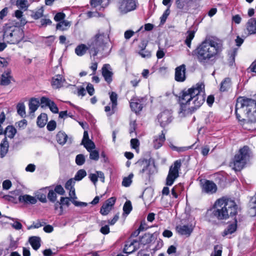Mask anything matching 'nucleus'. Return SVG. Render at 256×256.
Here are the masks:
<instances>
[{
  "label": "nucleus",
  "mask_w": 256,
  "mask_h": 256,
  "mask_svg": "<svg viewBox=\"0 0 256 256\" xmlns=\"http://www.w3.org/2000/svg\"><path fill=\"white\" fill-rule=\"evenodd\" d=\"M16 132V129L12 126H8L4 131V134L5 137L8 136L9 138H12L14 137Z\"/></svg>",
  "instance_id": "f704fd0d"
},
{
  "label": "nucleus",
  "mask_w": 256,
  "mask_h": 256,
  "mask_svg": "<svg viewBox=\"0 0 256 256\" xmlns=\"http://www.w3.org/2000/svg\"><path fill=\"white\" fill-rule=\"evenodd\" d=\"M3 198L8 201L11 202L14 204H17L18 202L16 197L10 195H4L3 196Z\"/></svg>",
  "instance_id": "774afa93"
},
{
  "label": "nucleus",
  "mask_w": 256,
  "mask_h": 256,
  "mask_svg": "<svg viewBox=\"0 0 256 256\" xmlns=\"http://www.w3.org/2000/svg\"><path fill=\"white\" fill-rule=\"evenodd\" d=\"M87 50H88V46L87 47L85 44H81L76 48L74 51L76 55L82 56L85 54Z\"/></svg>",
  "instance_id": "72a5a7b5"
},
{
  "label": "nucleus",
  "mask_w": 256,
  "mask_h": 256,
  "mask_svg": "<svg viewBox=\"0 0 256 256\" xmlns=\"http://www.w3.org/2000/svg\"><path fill=\"white\" fill-rule=\"evenodd\" d=\"M142 100L143 98H132L130 102V106L132 110L136 113L141 111L143 108L142 104Z\"/></svg>",
  "instance_id": "6ab92c4d"
},
{
  "label": "nucleus",
  "mask_w": 256,
  "mask_h": 256,
  "mask_svg": "<svg viewBox=\"0 0 256 256\" xmlns=\"http://www.w3.org/2000/svg\"><path fill=\"white\" fill-rule=\"evenodd\" d=\"M236 230V224H230L226 229L223 232V236H227L229 234H232L234 233Z\"/></svg>",
  "instance_id": "c03bdc74"
},
{
  "label": "nucleus",
  "mask_w": 256,
  "mask_h": 256,
  "mask_svg": "<svg viewBox=\"0 0 256 256\" xmlns=\"http://www.w3.org/2000/svg\"><path fill=\"white\" fill-rule=\"evenodd\" d=\"M188 35L186 36V39L185 40V44L186 46L190 48L192 40L194 38V31H188Z\"/></svg>",
  "instance_id": "de8ad7c7"
},
{
  "label": "nucleus",
  "mask_w": 256,
  "mask_h": 256,
  "mask_svg": "<svg viewBox=\"0 0 256 256\" xmlns=\"http://www.w3.org/2000/svg\"><path fill=\"white\" fill-rule=\"evenodd\" d=\"M18 200L20 203L24 204H34L37 202V199L35 197L28 194L20 195Z\"/></svg>",
  "instance_id": "412c9836"
},
{
  "label": "nucleus",
  "mask_w": 256,
  "mask_h": 256,
  "mask_svg": "<svg viewBox=\"0 0 256 256\" xmlns=\"http://www.w3.org/2000/svg\"><path fill=\"white\" fill-rule=\"evenodd\" d=\"M246 29L248 35L256 34V18H251L246 24Z\"/></svg>",
  "instance_id": "5701e85b"
},
{
  "label": "nucleus",
  "mask_w": 256,
  "mask_h": 256,
  "mask_svg": "<svg viewBox=\"0 0 256 256\" xmlns=\"http://www.w3.org/2000/svg\"><path fill=\"white\" fill-rule=\"evenodd\" d=\"M222 246L216 245L214 247V251L210 254V256H222Z\"/></svg>",
  "instance_id": "8fccbe9b"
},
{
  "label": "nucleus",
  "mask_w": 256,
  "mask_h": 256,
  "mask_svg": "<svg viewBox=\"0 0 256 256\" xmlns=\"http://www.w3.org/2000/svg\"><path fill=\"white\" fill-rule=\"evenodd\" d=\"M71 25L70 22L67 20H64L62 22H58L56 24V29L62 31L67 30Z\"/></svg>",
  "instance_id": "2f4dec72"
},
{
  "label": "nucleus",
  "mask_w": 256,
  "mask_h": 256,
  "mask_svg": "<svg viewBox=\"0 0 256 256\" xmlns=\"http://www.w3.org/2000/svg\"><path fill=\"white\" fill-rule=\"evenodd\" d=\"M140 242L136 240H128L126 242L124 252L126 254H131L138 248Z\"/></svg>",
  "instance_id": "f3484780"
},
{
  "label": "nucleus",
  "mask_w": 256,
  "mask_h": 256,
  "mask_svg": "<svg viewBox=\"0 0 256 256\" xmlns=\"http://www.w3.org/2000/svg\"><path fill=\"white\" fill-rule=\"evenodd\" d=\"M110 98L112 102V110H114L118 105V94L115 92H111L109 93Z\"/></svg>",
  "instance_id": "58836bf2"
},
{
  "label": "nucleus",
  "mask_w": 256,
  "mask_h": 256,
  "mask_svg": "<svg viewBox=\"0 0 256 256\" xmlns=\"http://www.w3.org/2000/svg\"><path fill=\"white\" fill-rule=\"evenodd\" d=\"M116 201L115 197H111L108 199L102 206L100 213L103 216L107 215L112 210Z\"/></svg>",
  "instance_id": "f8f14e48"
},
{
  "label": "nucleus",
  "mask_w": 256,
  "mask_h": 256,
  "mask_svg": "<svg viewBox=\"0 0 256 256\" xmlns=\"http://www.w3.org/2000/svg\"><path fill=\"white\" fill-rule=\"evenodd\" d=\"M238 48H234L229 52L228 63L229 65L232 66L235 62V58L237 55Z\"/></svg>",
  "instance_id": "ea45409f"
},
{
  "label": "nucleus",
  "mask_w": 256,
  "mask_h": 256,
  "mask_svg": "<svg viewBox=\"0 0 256 256\" xmlns=\"http://www.w3.org/2000/svg\"><path fill=\"white\" fill-rule=\"evenodd\" d=\"M166 140L165 134L163 131L158 136L154 137L153 146L154 148L157 150L160 148L162 145Z\"/></svg>",
  "instance_id": "aec40b11"
},
{
  "label": "nucleus",
  "mask_w": 256,
  "mask_h": 256,
  "mask_svg": "<svg viewBox=\"0 0 256 256\" xmlns=\"http://www.w3.org/2000/svg\"><path fill=\"white\" fill-rule=\"evenodd\" d=\"M170 5L168 6L167 9L164 12L162 15L160 17V24H162L165 23L168 16L170 14Z\"/></svg>",
  "instance_id": "09e8293b"
},
{
  "label": "nucleus",
  "mask_w": 256,
  "mask_h": 256,
  "mask_svg": "<svg viewBox=\"0 0 256 256\" xmlns=\"http://www.w3.org/2000/svg\"><path fill=\"white\" fill-rule=\"evenodd\" d=\"M176 230L179 234L188 237L192 232L194 228L191 224L178 225L176 226Z\"/></svg>",
  "instance_id": "dca6fc26"
},
{
  "label": "nucleus",
  "mask_w": 256,
  "mask_h": 256,
  "mask_svg": "<svg viewBox=\"0 0 256 256\" xmlns=\"http://www.w3.org/2000/svg\"><path fill=\"white\" fill-rule=\"evenodd\" d=\"M136 121L132 122L130 123V134L131 136H134L136 134L135 130L136 128Z\"/></svg>",
  "instance_id": "680f3d73"
},
{
  "label": "nucleus",
  "mask_w": 256,
  "mask_h": 256,
  "mask_svg": "<svg viewBox=\"0 0 256 256\" xmlns=\"http://www.w3.org/2000/svg\"><path fill=\"white\" fill-rule=\"evenodd\" d=\"M86 175V171L83 169H81L77 172L76 173L74 180H81Z\"/></svg>",
  "instance_id": "49530a36"
},
{
  "label": "nucleus",
  "mask_w": 256,
  "mask_h": 256,
  "mask_svg": "<svg viewBox=\"0 0 256 256\" xmlns=\"http://www.w3.org/2000/svg\"><path fill=\"white\" fill-rule=\"evenodd\" d=\"M14 16L18 20H20V24L24 26L25 25L27 22L26 18L23 16V12L20 10H16L14 12Z\"/></svg>",
  "instance_id": "4c0bfd02"
},
{
  "label": "nucleus",
  "mask_w": 256,
  "mask_h": 256,
  "mask_svg": "<svg viewBox=\"0 0 256 256\" xmlns=\"http://www.w3.org/2000/svg\"><path fill=\"white\" fill-rule=\"evenodd\" d=\"M130 146L132 148L134 149L137 152L139 151L140 142L136 138H132L130 140Z\"/></svg>",
  "instance_id": "6e6d98bb"
},
{
  "label": "nucleus",
  "mask_w": 256,
  "mask_h": 256,
  "mask_svg": "<svg viewBox=\"0 0 256 256\" xmlns=\"http://www.w3.org/2000/svg\"><path fill=\"white\" fill-rule=\"evenodd\" d=\"M156 239L154 234L150 233L145 234L140 239V244H146L152 242Z\"/></svg>",
  "instance_id": "a878e982"
},
{
  "label": "nucleus",
  "mask_w": 256,
  "mask_h": 256,
  "mask_svg": "<svg viewBox=\"0 0 256 256\" xmlns=\"http://www.w3.org/2000/svg\"><path fill=\"white\" fill-rule=\"evenodd\" d=\"M105 0H90V4L93 8H96L99 6H102V2Z\"/></svg>",
  "instance_id": "69168bd1"
},
{
  "label": "nucleus",
  "mask_w": 256,
  "mask_h": 256,
  "mask_svg": "<svg viewBox=\"0 0 256 256\" xmlns=\"http://www.w3.org/2000/svg\"><path fill=\"white\" fill-rule=\"evenodd\" d=\"M223 50L222 41L216 37H206L194 51L198 62L205 66L213 64L218 58Z\"/></svg>",
  "instance_id": "f03ea898"
},
{
  "label": "nucleus",
  "mask_w": 256,
  "mask_h": 256,
  "mask_svg": "<svg viewBox=\"0 0 256 256\" xmlns=\"http://www.w3.org/2000/svg\"><path fill=\"white\" fill-rule=\"evenodd\" d=\"M138 4V0H119L118 9L122 14L134 10Z\"/></svg>",
  "instance_id": "1a4fd4ad"
},
{
  "label": "nucleus",
  "mask_w": 256,
  "mask_h": 256,
  "mask_svg": "<svg viewBox=\"0 0 256 256\" xmlns=\"http://www.w3.org/2000/svg\"><path fill=\"white\" fill-rule=\"evenodd\" d=\"M186 66L182 64L175 68L174 79L178 82H184L186 79Z\"/></svg>",
  "instance_id": "ddd939ff"
},
{
  "label": "nucleus",
  "mask_w": 256,
  "mask_h": 256,
  "mask_svg": "<svg viewBox=\"0 0 256 256\" xmlns=\"http://www.w3.org/2000/svg\"><path fill=\"white\" fill-rule=\"evenodd\" d=\"M46 224L44 222H41L40 220H38L36 222H34L32 224L28 227V229L30 230L32 228H38Z\"/></svg>",
  "instance_id": "052dcab7"
},
{
  "label": "nucleus",
  "mask_w": 256,
  "mask_h": 256,
  "mask_svg": "<svg viewBox=\"0 0 256 256\" xmlns=\"http://www.w3.org/2000/svg\"><path fill=\"white\" fill-rule=\"evenodd\" d=\"M12 186V184L10 180H4L2 184V186L3 190H9Z\"/></svg>",
  "instance_id": "e2e57ef3"
},
{
  "label": "nucleus",
  "mask_w": 256,
  "mask_h": 256,
  "mask_svg": "<svg viewBox=\"0 0 256 256\" xmlns=\"http://www.w3.org/2000/svg\"><path fill=\"white\" fill-rule=\"evenodd\" d=\"M47 115L41 114L37 118V124L40 128H43L47 122Z\"/></svg>",
  "instance_id": "c9c22d12"
},
{
  "label": "nucleus",
  "mask_w": 256,
  "mask_h": 256,
  "mask_svg": "<svg viewBox=\"0 0 256 256\" xmlns=\"http://www.w3.org/2000/svg\"><path fill=\"white\" fill-rule=\"evenodd\" d=\"M204 100V85L202 82L182 90L178 97L180 114L186 115L192 113L203 104Z\"/></svg>",
  "instance_id": "f257e3e1"
},
{
  "label": "nucleus",
  "mask_w": 256,
  "mask_h": 256,
  "mask_svg": "<svg viewBox=\"0 0 256 256\" xmlns=\"http://www.w3.org/2000/svg\"><path fill=\"white\" fill-rule=\"evenodd\" d=\"M182 166V160H178L170 166L166 178V184L171 186L174 183L175 180L179 176V171Z\"/></svg>",
  "instance_id": "6e6552de"
},
{
  "label": "nucleus",
  "mask_w": 256,
  "mask_h": 256,
  "mask_svg": "<svg viewBox=\"0 0 256 256\" xmlns=\"http://www.w3.org/2000/svg\"><path fill=\"white\" fill-rule=\"evenodd\" d=\"M56 37L54 36H50L44 38L42 42L47 46H50L54 40H55Z\"/></svg>",
  "instance_id": "864d4df0"
},
{
  "label": "nucleus",
  "mask_w": 256,
  "mask_h": 256,
  "mask_svg": "<svg viewBox=\"0 0 256 256\" xmlns=\"http://www.w3.org/2000/svg\"><path fill=\"white\" fill-rule=\"evenodd\" d=\"M110 28L108 26L99 29L96 34L88 43V51L93 56L100 54L106 57L110 52L112 46H110Z\"/></svg>",
  "instance_id": "7ed1b4c3"
},
{
  "label": "nucleus",
  "mask_w": 256,
  "mask_h": 256,
  "mask_svg": "<svg viewBox=\"0 0 256 256\" xmlns=\"http://www.w3.org/2000/svg\"><path fill=\"white\" fill-rule=\"evenodd\" d=\"M24 33L22 28L16 26H6L3 34L4 40L8 44H16L22 40Z\"/></svg>",
  "instance_id": "423d86ee"
},
{
  "label": "nucleus",
  "mask_w": 256,
  "mask_h": 256,
  "mask_svg": "<svg viewBox=\"0 0 256 256\" xmlns=\"http://www.w3.org/2000/svg\"><path fill=\"white\" fill-rule=\"evenodd\" d=\"M12 79L11 76V71L10 70H6L0 76V84L2 86H8L10 83Z\"/></svg>",
  "instance_id": "4be33fe9"
},
{
  "label": "nucleus",
  "mask_w": 256,
  "mask_h": 256,
  "mask_svg": "<svg viewBox=\"0 0 256 256\" xmlns=\"http://www.w3.org/2000/svg\"><path fill=\"white\" fill-rule=\"evenodd\" d=\"M102 74L105 81L110 84L112 80L113 72L110 64H104L102 68Z\"/></svg>",
  "instance_id": "4468645a"
},
{
  "label": "nucleus",
  "mask_w": 256,
  "mask_h": 256,
  "mask_svg": "<svg viewBox=\"0 0 256 256\" xmlns=\"http://www.w3.org/2000/svg\"><path fill=\"white\" fill-rule=\"evenodd\" d=\"M82 144L84 145L88 151H90L95 148V144L91 140L86 141L85 142H82Z\"/></svg>",
  "instance_id": "3c124183"
},
{
  "label": "nucleus",
  "mask_w": 256,
  "mask_h": 256,
  "mask_svg": "<svg viewBox=\"0 0 256 256\" xmlns=\"http://www.w3.org/2000/svg\"><path fill=\"white\" fill-rule=\"evenodd\" d=\"M134 176L132 174H130L128 176L123 178L122 184L124 187L130 186L132 182V178Z\"/></svg>",
  "instance_id": "a18cd8bd"
},
{
  "label": "nucleus",
  "mask_w": 256,
  "mask_h": 256,
  "mask_svg": "<svg viewBox=\"0 0 256 256\" xmlns=\"http://www.w3.org/2000/svg\"><path fill=\"white\" fill-rule=\"evenodd\" d=\"M152 169H154L152 166L149 164H146V165L144 166L140 170L138 174L142 179L145 180H149L150 176L154 172Z\"/></svg>",
  "instance_id": "a211bd4d"
},
{
  "label": "nucleus",
  "mask_w": 256,
  "mask_h": 256,
  "mask_svg": "<svg viewBox=\"0 0 256 256\" xmlns=\"http://www.w3.org/2000/svg\"><path fill=\"white\" fill-rule=\"evenodd\" d=\"M238 206L234 200L224 198L218 200L212 210V215L218 220L234 217L237 213Z\"/></svg>",
  "instance_id": "39448f33"
},
{
  "label": "nucleus",
  "mask_w": 256,
  "mask_h": 256,
  "mask_svg": "<svg viewBox=\"0 0 256 256\" xmlns=\"http://www.w3.org/2000/svg\"><path fill=\"white\" fill-rule=\"evenodd\" d=\"M236 119L244 128L250 130L246 125L256 122V100L245 97H239L235 106Z\"/></svg>",
  "instance_id": "20e7f679"
},
{
  "label": "nucleus",
  "mask_w": 256,
  "mask_h": 256,
  "mask_svg": "<svg viewBox=\"0 0 256 256\" xmlns=\"http://www.w3.org/2000/svg\"><path fill=\"white\" fill-rule=\"evenodd\" d=\"M16 5L20 10H26L29 6L28 0H16Z\"/></svg>",
  "instance_id": "e433bc0d"
},
{
  "label": "nucleus",
  "mask_w": 256,
  "mask_h": 256,
  "mask_svg": "<svg viewBox=\"0 0 256 256\" xmlns=\"http://www.w3.org/2000/svg\"><path fill=\"white\" fill-rule=\"evenodd\" d=\"M48 188H45L40 189L38 192H37L36 197L37 198L42 202H46V194H47Z\"/></svg>",
  "instance_id": "7c9ffc66"
},
{
  "label": "nucleus",
  "mask_w": 256,
  "mask_h": 256,
  "mask_svg": "<svg viewBox=\"0 0 256 256\" xmlns=\"http://www.w3.org/2000/svg\"><path fill=\"white\" fill-rule=\"evenodd\" d=\"M85 156L82 154H79L76 156V163L78 166H82L85 162Z\"/></svg>",
  "instance_id": "4d7b16f0"
},
{
  "label": "nucleus",
  "mask_w": 256,
  "mask_h": 256,
  "mask_svg": "<svg viewBox=\"0 0 256 256\" xmlns=\"http://www.w3.org/2000/svg\"><path fill=\"white\" fill-rule=\"evenodd\" d=\"M17 112L18 114L24 118L26 116V107L23 102H20L16 106Z\"/></svg>",
  "instance_id": "a19ab883"
},
{
  "label": "nucleus",
  "mask_w": 256,
  "mask_h": 256,
  "mask_svg": "<svg viewBox=\"0 0 256 256\" xmlns=\"http://www.w3.org/2000/svg\"><path fill=\"white\" fill-rule=\"evenodd\" d=\"M64 81L65 80L62 75H56L52 78V86L54 88H59L63 86Z\"/></svg>",
  "instance_id": "b1692460"
},
{
  "label": "nucleus",
  "mask_w": 256,
  "mask_h": 256,
  "mask_svg": "<svg viewBox=\"0 0 256 256\" xmlns=\"http://www.w3.org/2000/svg\"><path fill=\"white\" fill-rule=\"evenodd\" d=\"M74 179L70 178L69 180H68L66 182V183L65 188L68 190H70V189L74 188Z\"/></svg>",
  "instance_id": "0e129e2a"
},
{
  "label": "nucleus",
  "mask_w": 256,
  "mask_h": 256,
  "mask_svg": "<svg viewBox=\"0 0 256 256\" xmlns=\"http://www.w3.org/2000/svg\"><path fill=\"white\" fill-rule=\"evenodd\" d=\"M250 152L249 148L246 146L240 148L230 163V166L236 171L242 169L250 158Z\"/></svg>",
  "instance_id": "0eeeda50"
},
{
  "label": "nucleus",
  "mask_w": 256,
  "mask_h": 256,
  "mask_svg": "<svg viewBox=\"0 0 256 256\" xmlns=\"http://www.w3.org/2000/svg\"><path fill=\"white\" fill-rule=\"evenodd\" d=\"M158 119L162 127H164L172 121V112L169 110H165L160 114Z\"/></svg>",
  "instance_id": "9d476101"
},
{
  "label": "nucleus",
  "mask_w": 256,
  "mask_h": 256,
  "mask_svg": "<svg viewBox=\"0 0 256 256\" xmlns=\"http://www.w3.org/2000/svg\"><path fill=\"white\" fill-rule=\"evenodd\" d=\"M231 86V80L229 78H226L221 82L220 90L222 92L228 91L230 88Z\"/></svg>",
  "instance_id": "c85d7f7f"
},
{
  "label": "nucleus",
  "mask_w": 256,
  "mask_h": 256,
  "mask_svg": "<svg viewBox=\"0 0 256 256\" xmlns=\"http://www.w3.org/2000/svg\"><path fill=\"white\" fill-rule=\"evenodd\" d=\"M56 122L54 120H52L48 122L46 128L49 131H52L56 128Z\"/></svg>",
  "instance_id": "338daca9"
},
{
  "label": "nucleus",
  "mask_w": 256,
  "mask_h": 256,
  "mask_svg": "<svg viewBox=\"0 0 256 256\" xmlns=\"http://www.w3.org/2000/svg\"><path fill=\"white\" fill-rule=\"evenodd\" d=\"M56 139L59 144L64 145L67 140L68 136L64 132H59L56 136Z\"/></svg>",
  "instance_id": "473e14b6"
},
{
  "label": "nucleus",
  "mask_w": 256,
  "mask_h": 256,
  "mask_svg": "<svg viewBox=\"0 0 256 256\" xmlns=\"http://www.w3.org/2000/svg\"><path fill=\"white\" fill-rule=\"evenodd\" d=\"M90 158L94 160H98L99 158V152L96 150H91L90 151Z\"/></svg>",
  "instance_id": "5fc2aeb1"
},
{
  "label": "nucleus",
  "mask_w": 256,
  "mask_h": 256,
  "mask_svg": "<svg viewBox=\"0 0 256 256\" xmlns=\"http://www.w3.org/2000/svg\"><path fill=\"white\" fill-rule=\"evenodd\" d=\"M44 9L42 6L36 10L35 12H32V17L34 20H38L43 16Z\"/></svg>",
  "instance_id": "79ce46f5"
},
{
  "label": "nucleus",
  "mask_w": 256,
  "mask_h": 256,
  "mask_svg": "<svg viewBox=\"0 0 256 256\" xmlns=\"http://www.w3.org/2000/svg\"><path fill=\"white\" fill-rule=\"evenodd\" d=\"M132 210V206L130 201H126L124 205V212L126 215L128 214Z\"/></svg>",
  "instance_id": "603ef678"
},
{
  "label": "nucleus",
  "mask_w": 256,
  "mask_h": 256,
  "mask_svg": "<svg viewBox=\"0 0 256 256\" xmlns=\"http://www.w3.org/2000/svg\"><path fill=\"white\" fill-rule=\"evenodd\" d=\"M56 192L52 190H49L48 194V200L52 202H54L56 200Z\"/></svg>",
  "instance_id": "13d9d810"
},
{
  "label": "nucleus",
  "mask_w": 256,
  "mask_h": 256,
  "mask_svg": "<svg viewBox=\"0 0 256 256\" xmlns=\"http://www.w3.org/2000/svg\"><path fill=\"white\" fill-rule=\"evenodd\" d=\"M106 222L102 220L100 222V225L102 226L100 231L103 234H107L110 232V228L108 224H106Z\"/></svg>",
  "instance_id": "37998d69"
},
{
  "label": "nucleus",
  "mask_w": 256,
  "mask_h": 256,
  "mask_svg": "<svg viewBox=\"0 0 256 256\" xmlns=\"http://www.w3.org/2000/svg\"><path fill=\"white\" fill-rule=\"evenodd\" d=\"M40 104L42 107L48 106L50 111L53 113L57 114L58 112V108L54 102L50 100L49 98L46 96H42L40 98Z\"/></svg>",
  "instance_id": "2eb2a0df"
},
{
  "label": "nucleus",
  "mask_w": 256,
  "mask_h": 256,
  "mask_svg": "<svg viewBox=\"0 0 256 256\" xmlns=\"http://www.w3.org/2000/svg\"><path fill=\"white\" fill-rule=\"evenodd\" d=\"M192 0H176V4L177 8L182 10L188 9L190 6V4Z\"/></svg>",
  "instance_id": "c756f323"
},
{
  "label": "nucleus",
  "mask_w": 256,
  "mask_h": 256,
  "mask_svg": "<svg viewBox=\"0 0 256 256\" xmlns=\"http://www.w3.org/2000/svg\"><path fill=\"white\" fill-rule=\"evenodd\" d=\"M40 100L36 98H32L28 103V107L30 113H34L38 108Z\"/></svg>",
  "instance_id": "393cba45"
},
{
  "label": "nucleus",
  "mask_w": 256,
  "mask_h": 256,
  "mask_svg": "<svg viewBox=\"0 0 256 256\" xmlns=\"http://www.w3.org/2000/svg\"><path fill=\"white\" fill-rule=\"evenodd\" d=\"M66 18V14L63 12H59L56 14L54 16V20L57 22H60L64 20Z\"/></svg>",
  "instance_id": "bf43d9fd"
},
{
  "label": "nucleus",
  "mask_w": 256,
  "mask_h": 256,
  "mask_svg": "<svg viewBox=\"0 0 256 256\" xmlns=\"http://www.w3.org/2000/svg\"><path fill=\"white\" fill-rule=\"evenodd\" d=\"M202 191L204 193L211 194L217 190L216 185L212 181L205 180L201 184Z\"/></svg>",
  "instance_id": "9b49d317"
},
{
  "label": "nucleus",
  "mask_w": 256,
  "mask_h": 256,
  "mask_svg": "<svg viewBox=\"0 0 256 256\" xmlns=\"http://www.w3.org/2000/svg\"><path fill=\"white\" fill-rule=\"evenodd\" d=\"M28 241L34 250H36L40 248L41 240L40 237L31 236L29 238Z\"/></svg>",
  "instance_id": "cd10ccee"
},
{
  "label": "nucleus",
  "mask_w": 256,
  "mask_h": 256,
  "mask_svg": "<svg viewBox=\"0 0 256 256\" xmlns=\"http://www.w3.org/2000/svg\"><path fill=\"white\" fill-rule=\"evenodd\" d=\"M9 148L8 142L6 137H5L0 144V155L1 158H4L8 153Z\"/></svg>",
  "instance_id": "bb28decb"
}]
</instances>
